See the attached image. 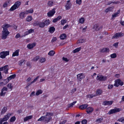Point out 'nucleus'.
<instances>
[{"mask_svg": "<svg viewBox=\"0 0 124 124\" xmlns=\"http://www.w3.org/2000/svg\"><path fill=\"white\" fill-rule=\"evenodd\" d=\"M55 29L54 27L52 26L50 28L49 31L50 33H53L55 31Z\"/></svg>", "mask_w": 124, "mask_h": 124, "instance_id": "25", "label": "nucleus"}, {"mask_svg": "<svg viewBox=\"0 0 124 124\" xmlns=\"http://www.w3.org/2000/svg\"><path fill=\"white\" fill-rule=\"evenodd\" d=\"M26 13L25 11L21 12L19 15L20 18L21 19L24 18L25 17V15L26 14Z\"/></svg>", "mask_w": 124, "mask_h": 124, "instance_id": "16", "label": "nucleus"}, {"mask_svg": "<svg viewBox=\"0 0 124 124\" xmlns=\"http://www.w3.org/2000/svg\"><path fill=\"white\" fill-rule=\"evenodd\" d=\"M32 19V17L31 16H28L27 18H26V21L28 22L31 21Z\"/></svg>", "mask_w": 124, "mask_h": 124, "instance_id": "47", "label": "nucleus"}, {"mask_svg": "<svg viewBox=\"0 0 124 124\" xmlns=\"http://www.w3.org/2000/svg\"><path fill=\"white\" fill-rule=\"evenodd\" d=\"M118 121L122 123L124 122V117H122L118 120Z\"/></svg>", "mask_w": 124, "mask_h": 124, "instance_id": "55", "label": "nucleus"}, {"mask_svg": "<svg viewBox=\"0 0 124 124\" xmlns=\"http://www.w3.org/2000/svg\"><path fill=\"white\" fill-rule=\"evenodd\" d=\"M32 117V116H27L24 118L23 120L24 122L27 121L29 119H31Z\"/></svg>", "mask_w": 124, "mask_h": 124, "instance_id": "31", "label": "nucleus"}, {"mask_svg": "<svg viewBox=\"0 0 124 124\" xmlns=\"http://www.w3.org/2000/svg\"><path fill=\"white\" fill-rule=\"evenodd\" d=\"M8 89L7 88L4 87L3 89L1 90L4 91H8Z\"/></svg>", "mask_w": 124, "mask_h": 124, "instance_id": "62", "label": "nucleus"}, {"mask_svg": "<svg viewBox=\"0 0 124 124\" xmlns=\"http://www.w3.org/2000/svg\"><path fill=\"white\" fill-rule=\"evenodd\" d=\"M39 22L37 21L33 23V25L35 26H37L39 25Z\"/></svg>", "mask_w": 124, "mask_h": 124, "instance_id": "53", "label": "nucleus"}, {"mask_svg": "<svg viewBox=\"0 0 124 124\" xmlns=\"http://www.w3.org/2000/svg\"><path fill=\"white\" fill-rule=\"evenodd\" d=\"M88 105L87 104H83L79 106V108L81 110H83L86 109L88 107Z\"/></svg>", "mask_w": 124, "mask_h": 124, "instance_id": "17", "label": "nucleus"}, {"mask_svg": "<svg viewBox=\"0 0 124 124\" xmlns=\"http://www.w3.org/2000/svg\"><path fill=\"white\" fill-rule=\"evenodd\" d=\"M120 23L123 26H124V21H122L121 20L120 21Z\"/></svg>", "mask_w": 124, "mask_h": 124, "instance_id": "63", "label": "nucleus"}, {"mask_svg": "<svg viewBox=\"0 0 124 124\" xmlns=\"http://www.w3.org/2000/svg\"><path fill=\"white\" fill-rule=\"evenodd\" d=\"M103 120V118H99L96 120V122H97L98 123H101V121Z\"/></svg>", "mask_w": 124, "mask_h": 124, "instance_id": "49", "label": "nucleus"}, {"mask_svg": "<svg viewBox=\"0 0 124 124\" xmlns=\"http://www.w3.org/2000/svg\"><path fill=\"white\" fill-rule=\"evenodd\" d=\"M24 61H25V60H21L19 61V65L20 66L22 64L23 62Z\"/></svg>", "mask_w": 124, "mask_h": 124, "instance_id": "57", "label": "nucleus"}, {"mask_svg": "<svg viewBox=\"0 0 124 124\" xmlns=\"http://www.w3.org/2000/svg\"><path fill=\"white\" fill-rule=\"evenodd\" d=\"M120 111L119 108H116L114 109H111L109 111L108 113V114L109 115L117 113L119 112Z\"/></svg>", "mask_w": 124, "mask_h": 124, "instance_id": "9", "label": "nucleus"}, {"mask_svg": "<svg viewBox=\"0 0 124 124\" xmlns=\"http://www.w3.org/2000/svg\"><path fill=\"white\" fill-rule=\"evenodd\" d=\"M9 67L8 65L5 66L0 68V71H4V72L6 74L8 73Z\"/></svg>", "mask_w": 124, "mask_h": 124, "instance_id": "6", "label": "nucleus"}, {"mask_svg": "<svg viewBox=\"0 0 124 124\" xmlns=\"http://www.w3.org/2000/svg\"><path fill=\"white\" fill-rule=\"evenodd\" d=\"M96 79L100 81H105L107 80V77L106 76H104L102 75H98Z\"/></svg>", "mask_w": 124, "mask_h": 124, "instance_id": "5", "label": "nucleus"}, {"mask_svg": "<svg viewBox=\"0 0 124 124\" xmlns=\"http://www.w3.org/2000/svg\"><path fill=\"white\" fill-rule=\"evenodd\" d=\"M85 21V19L84 18L82 17L79 20V23H83Z\"/></svg>", "mask_w": 124, "mask_h": 124, "instance_id": "41", "label": "nucleus"}, {"mask_svg": "<svg viewBox=\"0 0 124 124\" xmlns=\"http://www.w3.org/2000/svg\"><path fill=\"white\" fill-rule=\"evenodd\" d=\"M17 8L16 7V6L14 4L13 6H12L9 9V10L10 11H13L14 10L16 9Z\"/></svg>", "mask_w": 124, "mask_h": 124, "instance_id": "35", "label": "nucleus"}, {"mask_svg": "<svg viewBox=\"0 0 124 124\" xmlns=\"http://www.w3.org/2000/svg\"><path fill=\"white\" fill-rule=\"evenodd\" d=\"M6 93V92L3 91H2V90H1V92L0 93V96H4Z\"/></svg>", "mask_w": 124, "mask_h": 124, "instance_id": "50", "label": "nucleus"}, {"mask_svg": "<svg viewBox=\"0 0 124 124\" xmlns=\"http://www.w3.org/2000/svg\"><path fill=\"white\" fill-rule=\"evenodd\" d=\"M102 93V91L100 89H99L97 90L96 94L97 95H101Z\"/></svg>", "mask_w": 124, "mask_h": 124, "instance_id": "30", "label": "nucleus"}, {"mask_svg": "<svg viewBox=\"0 0 124 124\" xmlns=\"http://www.w3.org/2000/svg\"><path fill=\"white\" fill-rule=\"evenodd\" d=\"M93 28L96 31H98L99 30V26L97 24L94 25Z\"/></svg>", "mask_w": 124, "mask_h": 124, "instance_id": "23", "label": "nucleus"}, {"mask_svg": "<svg viewBox=\"0 0 124 124\" xmlns=\"http://www.w3.org/2000/svg\"><path fill=\"white\" fill-rule=\"evenodd\" d=\"M118 43H114L113 45L114 46H115L116 47H117L118 46Z\"/></svg>", "mask_w": 124, "mask_h": 124, "instance_id": "64", "label": "nucleus"}, {"mask_svg": "<svg viewBox=\"0 0 124 124\" xmlns=\"http://www.w3.org/2000/svg\"><path fill=\"white\" fill-rule=\"evenodd\" d=\"M81 47H79V48H77L73 50V52L74 53L78 52L80 51V50H81Z\"/></svg>", "mask_w": 124, "mask_h": 124, "instance_id": "38", "label": "nucleus"}, {"mask_svg": "<svg viewBox=\"0 0 124 124\" xmlns=\"http://www.w3.org/2000/svg\"><path fill=\"white\" fill-rule=\"evenodd\" d=\"M27 66L29 67L30 69L31 68V63L30 62H28L27 63Z\"/></svg>", "mask_w": 124, "mask_h": 124, "instance_id": "58", "label": "nucleus"}, {"mask_svg": "<svg viewBox=\"0 0 124 124\" xmlns=\"http://www.w3.org/2000/svg\"><path fill=\"white\" fill-rule=\"evenodd\" d=\"M55 13V9L53 8L52 10L50 11L49 12L47 13V16L48 17L52 16H53Z\"/></svg>", "mask_w": 124, "mask_h": 124, "instance_id": "12", "label": "nucleus"}, {"mask_svg": "<svg viewBox=\"0 0 124 124\" xmlns=\"http://www.w3.org/2000/svg\"><path fill=\"white\" fill-rule=\"evenodd\" d=\"M86 40L85 39H80L78 40L77 42V43H82L85 42Z\"/></svg>", "mask_w": 124, "mask_h": 124, "instance_id": "26", "label": "nucleus"}, {"mask_svg": "<svg viewBox=\"0 0 124 124\" xmlns=\"http://www.w3.org/2000/svg\"><path fill=\"white\" fill-rule=\"evenodd\" d=\"M124 34L122 32H118L115 34L112 37V39L114 38L117 39L119 37H121L123 36Z\"/></svg>", "mask_w": 124, "mask_h": 124, "instance_id": "8", "label": "nucleus"}, {"mask_svg": "<svg viewBox=\"0 0 124 124\" xmlns=\"http://www.w3.org/2000/svg\"><path fill=\"white\" fill-rule=\"evenodd\" d=\"M16 119L15 116H13L10 118L9 120L11 122H14L16 120Z\"/></svg>", "mask_w": 124, "mask_h": 124, "instance_id": "42", "label": "nucleus"}, {"mask_svg": "<svg viewBox=\"0 0 124 124\" xmlns=\"http://www.w3.org/2000/svg\"><path fill=\"white\" fill-rule=\"evenodd\" d=\"M46 59L43 58H41L39 59V61L40 62L42 63L46 61Z\"/></svg>", "mask_w": 124, "mask_h": 124, "instance_id": "43", "label": "nucleus"}, {"mask_svg": "<svg viewBox=\"0 0 124 124\" xmlns=\"http://www.w3.org/2000/svg\"><path fill=\"white\" fill-rule=\"evenodd\" d=\"M57 40V38L56 37H53L51 41L52 43L55 41Z\"/></svg>", "mask_w": 124, "mask_h": 124, "instance_id": "60", "label": "nucleus"}, {"mask_svg": "<svg viewBox=\"0 0 124 124\" xmlns=\"http://www.w3.org/2000/svg\"><path fill=\"white\" fill-rule=\"evenodd\" d=\"M53 114L52 113L47 112L46 116H41L38 120L39 121L44 120L45 123H48L51 120L52 118L51 116H53Z\"/></svg>", "mask_w": 124, "mask_h": 124, "instance_id": "1", "label": "nucleus"}, {"mask_svg": "<svg viewBox=\"0 0 124 124\" xmlns=\"http://www.w3.org/2000/svg\"><path fill=\"white\" fill-rule=\"evenodd\" d=\"M77 77L78 80L80 81L82 79L85 78V76L84 74L81 73L77 75Z\"/></svg>", "mask_w": 124, "mask_h": 124, "instance_id": "10", "label": "nucleus"}, {"mask_svg": "<svg viewBox=\"0 0 124 124\" xmlns=\"http://www.w3.org/2000/svg\"><path fill=\"white\" fill-rule=\"evenodd\" d=\"M54 4V2L52 1H49L47 3L48 6L50 7L52 6Z\"/></svg>", "mask_w": 124, "mask_h": 124, "instance_id": "36", "label": "nucleus"}, {"mask_svg": "<svg viewBox=\"0 0 124 124\" xmlns=\"http://www.w3.org/2000/svg\"><path fill=\"white\" fill-rule=\"evenodd\" d=\"M12 84L11 83H9L7 85V87H8L9 89H11V90L13 88V87L11 86Z\"/></svg>", "mask_w": 124, "mask_h": 124, "instance_id": "54", "label": "nucleus"}, {"mask_svg": "<svg viewBox=\"0 0 124 124\" xmlns=\"http://www.w3.org/2000/svg\"><path fill=\"white\" fill-rule=\"evenodd\" d=\"M115 82V83L114 84V86L116 87H118L119 85L122 86L124 84L123 82L120 79L116 80Z\"/></svg>", "mask_w": 124, "mask_h": 124, "instance_id": "4", "label": "nucleus"}, {"mask_svg": "<svg viewBox=\"0 0 124 124\" xmlns=\"http://www.w3.org/2000/svg\"><path fill=\"white\" fill-rule=\"evenodd\" d=\"M66 36H67L66 34L63 33L60 35V38L61 39H65Z\"/></svg>", "mask_w": 124, "mask_h": 124, "instance_id": "27", "label": "nucleus"}, {"mask_svg": "<svg viewBox=\"0 0 124 124\" xmlns=\"http://www.w3.org/2000/svg\"><path fill=\"white\" fill-rule=\"evenodd\" d=\"M77 102L76 101H74L73 102L68 104V107H72L74 105V104Z\"/></svg>", "mask_w": 124, "mask_h": 124, "instance_id": "45", "label": "nucleus"}, {"mask_svg": "<svg viewBox=\"0 0 124 124\" xmlns=\"http://www.w3.org/2000/svg\"><path fill=\"white\" fill-rule=\"evenodd\" d=\"M81 123L82 124H86L87 123V120L86 119L83 120Z\"/></svg>", "mask_w": 124, "mask_h": 124, "instance_id": "56", "label": "nucleus"}, {"mask_svg": "<svg viewBox=\"0 0 124 124\" xmlns=\"http://www.w3.org/2000/svg\"><path fill=\"white\" fill-rule=\"evenodd\" d=\"M96 96V95H94L93 94H89L86 95L87 97V98H92L93 97Z\"/></svg>", "mask_w": 124, "mask_h": 124, "instance_id": "32", "label": "nucleus"}, {"mask_svg": "<svg viewBox=\"0 0 124 124\" xmlns=\"http://www.w3.org/2000/svg\"><path fill=\"white\" fill-rule=\"evenodd\" d=\"M16 75L15 74L12 75L9 77H8L7 78V79L9 81L10 80H11L12 79H14L16 77Z\"/></svg>", "mask_w": 124, "mask_h": 124, "instance_id": "24", "label": "nucleus"}, {"mask_svg": "<svg viewBox=\"0 0 124 124\" xmlns=\"http://www.w3.org/2000/svg\"><path fill=\"white\" fill-rule=\"evenodd\" d=\"M7 108L6 107H4L3 108V109H2L1 114H4L7 111Z\"/></svg>", "mask_w": 124, "mask_h": 124, "instance_id": "29", "label": "nucleus"}, {"mask_svg": "<svg viewBox=\"0 0 124 124\" xmlns=\"http://www.w3.org/2000/svg\"><path fill=\"white\" fill-rule=\"evenodd\" d=\"M42 93V91L41 90L39 89L37 91L36 93V95L38 96L39 94Z\"/></svg>", "mask_w": 124, "mask_h": 124, "instance_id": "37", "label": "nucleus"}, {"mask_svg": "<svg viewBox=\"0 0 124 124\" xmlns=\"http://www.w3.org/2000/svg\"><path fill=\"white\" fill-rule=\"evenodd\" d=\"M35 46V44L34 43L31 44H29L27 45V47L29 49H31L33 48V47Z\"/></svg>", "mask_w": 124, "mask_h": 124, "instance_id": "18", "label": "nucleus"}, {"mask_svg": "<svg viewBox=\"0 0 124 124\" xmlns=\"http://www.w3.org/2000/svg\"><path fill=\"white\" fill-rule=\"evenodd\" d=\"M113 7H109L107 8L105 10V12L107 13L109 11H112V9L114 8Z\"/></svg>", "mask_w": 124, "mask_h": 124, "instance_id": "20", "label": "nucleus"}, {"mask_svg": "<svg viewBox=\"0 0 124 124\" xmlns=\"http://www.w3.org/2000/svg\"><path fill=\"white\" fill-rule=\"evenodd\" d=\"M9 34V32L8 31V30H3L1 34L2 39H6Z\"/></svg>", "mask_w": 124, "mask_h": 124, "instance_id": "2", "label": "nucleus"}, {"mask_svg": "<svg viewBox=\"0 0 124 124\" xmlns=\"http://www.w3.org/2000/svg\"><path fill=\"white\" fill-rule=\"evenodd\" d=\"M9 52L8 51L1 52L0 53V57L1 58L4 59L6 56L9 55Z\"/></svg>", "mask_w": 124, "mask_h": 124, "instance_id": "3", "label": "nucleus"}, {"mask_svg": "<svg viewBox=\"0 0 124 124\" xmlns=\"http://www.w3.org/2000/svg\"><path fill=\"white\" fill-rule=\"evenodd\" d=\"M81 0H76V2L77 4L80 5L81 3Z\"/></svg>", "mask_w": 124, "mask_h": 124, "instance_id": "59", "label": "nucleus"}, {"mask_svg": "<svg viewBox=\"0 0 124 124\" xmlns=\"http://www.w3.org/2000/svg\"><path fill=\"white\" fill-rule=\"evenodd\" d=\"M93 108H92L89 107L86 109V111L87 113L90 114L93 111Z\"/></svg>", "mask_w": 124, "mask_h": 124, "instance_id": "13", "label": "nucleus"}, {"mask_svg": "<svg viewBox=\"0 0 124 124\" xmlns=\"http://www.w3.org/2000/svg\"><path fill=\"white\" fill-rule=\"evenodd\" d=\"M113 86V85H109L108 86V88L109 89H111Z\"/></svg>", "mask_w": 124, "mask_h": 124, "instance_id": "61", "label": "nucleus"}, {"mask_svg": "<svg viewBox=\"0 0 124 124\" xmlns=\"http://www.w3.org/2000/svg\"><path fill=\"white\" fill-rule=\"evenodd\" d=\"M67 21V20H66L65 19H62L61 20V24L62 25H63L65 23H66Z\"/></svg>", "mask_w": 124, "mask_h": 124, "instance_id": "51", "label": "nucleus"}, {"mask_svg": "<svg viewBox=\"0 0 124 124\" xmlns=\"http://www.w3.org/2000/svg\"><path fill=\"white\" fill-rule=\"evenodd\" d=\"M10 0H8L6 1L3 5V7L4 8L6 7L8 4L9 3Z\"/></svg>", "mask_w": 124, "mask_h": 124, "instance_id": "33", "label": "nucleus"}, {"mask_svg": "<svg viewBox=\"0 0 124 124\" xmlns=\"http://www.w3.org/2000/svg\"><path fill=\"white\" fill-rule=\"evenodd\" d=\"M39 58V56H37L34 57L32 59L33 61H37Z\"/></svg>", "mask_w": 124, "mask_h": 124, "instance_id": "48", "label": "nucleus"}, {"mask_svg": "<svg viewBox=\"0 0 124 124\" xmlns=\"http://www.w3.org/2000/svg\"><path fill=\"white\" fill-rule=\"evenodd\" d=\"M44 22V23H45V25H46L47 26L50 23V21L48 19L45 20Z\"/></svg>", "mask_w": 124, "mask_h": 124, "instance_id": "40", "label": "nucleus"}, {"mask_svg": "<svg viewBox=\"0 0 124 124\" xmlns=\"http://www.w3.org/2000/svg\"><path fill=\"white\" fill-rule=\"evenodd\" d=\"M109 49L108 48H103L101 50L100 52L102 53L108 52Z\"/></svg>", "mask_w": 124, "mask_h": 124, "instance_id": "21", "label": "nucleus"}, {"mask_svg": "<svg viewBox=\"0 0 124 124\" xmlns=\"http://www.w3.org/2000/svg\"><path fill=\"white\" fill-rule=\"evenodd\" d=\"M33 10L32 9H31L30 10H26L25 11L26 13V14H28L29 13H32L33 12Z\"/></svg>", "mask_w": 124, "mask_h": 124, "instance_id": "39", "label": "nucleus"}, {"mask_svg": "<svg viewBox=\"0 0 124 124\" xmlns=\"http://www.w3.org/2000/svg\"><path fill=\"white\" fill-rule=\"evenodd\" d=\"M21 2L19 1H17L14 4L17 8H18L21 5Z\"/></svg>", "mask_w": 124, "mask_h": 124, "instance_id": "34", "label": "nucleus"}, {"mask_svg": "<svg viewBox=\"0 0 124 124\" xmlns=\"http://www.w3.org/2000/svg\"><path fill=\"white\" fill-rule=\"evenodd\" d=\"M39 27L40 28H43L45 26V23L43 22H39Z\"/></svg>", "mask_w": 124, "mask_h": 124, "instance_id": "28", "label": "nucleus"}, {"mask_svg": "<svg viewBox=\"0 0 124 124\" xmlns=\"http://www.w3.org/2000/svg\"><path fill=\"white\" fill-rule=\"evenodd\" d=\"M11 115V114L10 113H8L2 119H0V121L1 123H2L3 122L6 121L7 120H8Z\"/></svg>", "mask_w": 124, "mask_h": 124, "instance_id": "7", "label": "nucleus"}, {"mask_svg": "<svg viewBox=\"0 0 124 124\" xmlns=\"http://www.w3.org/2000/svg\"><path fill=\"white\" fill-rule=\"evenodd\" d=\"M11 26L8 24H5L2 26V27L3 30H8L7 28L11 27Z\"/></svg>", "mask_w": 124, "mask_h": 124, "instance_id": "15", "label": "nucleus"}, {"mask_svg": "<svg viewBox=\"0 0 124 124\" xmlns=\"http://www.w3.org/2000/svg\"><path fill=\"white\" fill-rule=\"evenodd\" d=\"M120 13V10H118L117 12L115 13H114L113 15H112V19H113L115 17L118 16V14Z\"/></svg>", "mask_w": 124, "mask_h": 124, "instance_id": "19", "label": "nucleus"}, {"mask_svg": "<svg viewBox=\"0 0 124 124\" xmlns=\"http://www.w3.org/2000/svg\"><path fill=\"white\" fill-rule=\"evenodd\" d=\"M113 102V101H106L103 102V104L104 105H110L112 104Z\"/></svg>", "mask_w": 124, "mask_h": 124, "instance_id": "14", "label": "nucleus"}, {"mask_svg": "<svg viewBox=\"0 0 124 124\" xmlns=\"http://www.w3.org/2000/svg\"><path fill=\"white\" fill-rule=\"evenodd\" d=\"M110 56L112 58H114L116 57V54L114 53L111 54Z\"/></svg>", "mask_w": 124, "mask_h": 124, "instance_id": "52", "label": "nucleus"}, {"mask_svg": "<svg viewBox=\"0 0 124 124\" xmlns=\"http://www.w3.org/2000/svg\"><path fill=\"white\" fill-rule=\"evenodd\" d=\"M9 82V81L7 79L3 80V81L2 82L3 84V85H5L6 84Z\"/></svg>", "mask_w": 124, "mask_h": 124, "instance_id": "46", "label": "nucleus"}, {"mask_svg": "<svg viewBox=\"0 0 124 124\" xmlns=\"http://www.w3.org/2000/svg\"><path fill=\"white\" fill-rule=\"evenodd\" d=\"M55 52L53 51H51L48 53V54L51 56H52L54 54Z\"/></svg>", "mask_w": 124, "mask_h": 124, "instance_id": "44", "label": "nucleus"}, {"mask_svg": "<svg viewBox=\"0 0 124 124\" xmlns=\"http://www.w3.org/2000/svg\"><path fill=\"white\" fill-rule=\"evenodd\" d=\"M19 50H16L15 52L13 53L12 54V56L13 57L15 56H18L19 55Z\"/></svg>", "mask_w": 124, "mask_h": 124, "instance_id": "22", "label": "nucleus"}, {"mask_svg": "<svg viewBox=\"0 0 124 124\" xmlns=\"http://www.w3.org/2000/svg\"><path fill=\"white\" fill-rule=\"evenodd\" d=\"M71 4L70 2V0H68L67 1L66 4L65 5V7L66 10L70 9L71 7Z\"/></svg>", "mask_w": 124, "mask_h": 124, "instance_id": "11", "label": "nucleus"}]
</instances>
